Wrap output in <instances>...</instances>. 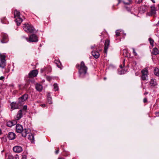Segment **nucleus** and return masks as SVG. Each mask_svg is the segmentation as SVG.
Masks as SVG:
<instances>
[{"label":"nucleus","mask_w":159,"mask_h":159,"mask_svg":"<svg viewBox=\"0 0 159 159\" xmlns=\"http://www.w3.org/2000/svg\"><path fill=\"white\" fill-rule=\"evenodd\" d=\"M43 71V69H41V72H42Z\"/></svg>","instance_id":"obj_59"},{"label":"nucleus","mask_w":159,"mask_h":159,"mask_svg":"<svg viewBox=\"0 0 159 159\" xmlns=\"http://www.w3.org/2000/svg\"><path fill=\"white\" fill-rule=\"evenodd\" d=\"M23 28L25 31L30 33H33L35 30L33 25L28 23L24 24Z\"/></svg>","instance_id":"obj_1"},{"label":"nucleus","mask_w":159,"mask_h":159,"mask_svg":"<svg viewBox=\"0 0 159 159\" xmlns=\"http://www.w3.org/2000/svg\"><path fill=\"white\" fill-rule=\"evenodd\" d=\"M4 79V77L3 76H1L0 77V80H2Z\"/></svg>","instance_id":"obj_43"},{"label":"nucleus","mask_w":159,"mask_h":159,"mask_svg":"<svg viewBox=\"0 0 159 159\" xmlns=\"http://www.w3.org/2000/svg\"><path fill=\"white\" fill-rule=\"evenodd\" d=\"M143 102L144 103H146L147 102V98H144L143 99Z\"/></svg>","instance_id":"obj_40"},{"label":"nucleus","mask_w":159,"mask_h":159,"mask_svg":"<svg viewBox=\"0 0 159 159\" xmlns=\"http://www.w3.org/2000/svg\"><path fill=\"white\" fill-rule=\"evenodd\" d=\"M126 7V9H127V10L128 11H130V8H128V7Z\"/></svg>","instance_id":"obj_48"},{"label":"nucleus","mask_w":159,"mask_h":159,"mask_svg":"<svg viewBox=\"0 0 159 159\" xmlns=\"http://www.w3.org/2000/svg\"><path fill=\"white\" fill-rule=\"evenodd\" d=\"M47 79L48 81H50L51 79V78L50 77L48 76L47 77Z\"/></svg>","instance_id":"obj_41"},{"label":"nucleus","mask_w":159,"mask_h":159,"mask_svg":"<svg viewBox=\"0 0 159 159\" xmlns=\"http://www.w3.org/2000/svg\"><path fill=\"white\" fill-rule=\"evenodd\" d=\"M127 51L126 49H124L123 50V54L124 56L127 57Z\"/></svg>","instance_id":"obj_30"},{"label":"nucleus","mask_w":159,"mask_h":159,"mask_svg":"<svg viewBox=\"0 0 159 159\" xmlns=\"http://www.w3.org/2000/svg\"><path fill=\"white\" fill-rule=\"evenodd\" d=\"M28 139L30 140L31 142H33L34 140V137L33 134H30L28 135Z\"/></svg>","instance_id":"obj_23"},{"label":"nucleus","mask_w":159,"mask_h":159,"mask_svg":"<svg viewBox=\"0 0 159 159\" xmlns=\"http://www.w3.org/2000/svg\"><path fill=\"white\" fill-rule=\"evenodd\" d=\"M126 72V71L125 70L123 69L120 71V74L122 75V74H124Z\"/></svg>","instance_id":"obj_34"},{"label":"nucleus","mask_w":159,"mask_h":159,"mask_svg":"<svg viewBox=\"0 0 159 159\" xmlns=\"http://www.w3.org/2000/svg\"><path fill=\"white\" fill-rule=\"evenodd\" d=\"M133 53L134 54V56H137V54L135 51V49L134 48H133Z\"/></svg>","instance_id":"obj_39"},{"label":"nucleus","mask_w":159,"mask_h":159,"mask_svg":"<svg viewBox=\"0 0 159 159\" xmlns=\"http://www.w3.org/2000/svg\"><path fill=\"white\" fill-rule=\"evenodd\" d=\"M2 39L1 42L2 43H5L8 41V36L5 33L2 34Z\"/></svg>","instance_id":"obj_11"},{"label":"nucleus","mask_w":159,"mask_h":159,"mask_svg":"<svg viewBox=\"0 0 159 159\" xmlns=\"http://www.w3.org/2000/svg\"><path fill=\"white\" fill-rule=\"evenodd\" d=\"M153 8H154V9H155V7L154 6H151V9H153Z\"/></svg>","instance_id":"obj_45"},{"label":"nucleus","mask_w":159,"mask_h":159,"mask_svg":"<svg viewBox=\"0 0 159 159\" xmlns=\"http://www.w3.org/2000/svg\"><path fill=\"white\" fill-rule=\"evenodd\" d=\"M110 44V40L108 39H106L105 40V47L104 48V52L105 53H107V50L108 49L109 46Z\"/></svg>","instance_id":"obj_12"},{"label":"nucleus","mask_w":159,"mask_h":159,"mask_svg":"<svg viewBox=\"0 0 159 159\" xmlns=\"http://www.w3.org/2000/svg\"><path fill=\"white\" fill-rule=\"evenodd\" d=\"M26 40L29 42H36L38 41V39L37 36L34 34H32L29 36V39L25 38Z\"/></svg>","instance_id":"obj_4"},{"label":"nucleus","mask_w":159,"mask_h":159,"mask_svg":"<svg viewBox=\"0 0 159 159\" xmlns=\"http://www.w3.org/2000/svg\"><path fill=\"white\" fill-rule=\"evenodd\" d=\"M22 105L18 102H12L11 104V108L17 109L19 108V107Z\"/></svg>","instance_id":"obj_6"},{"label":"nucleus","mask_w":159,"mask_h":159,"mask_svg":"<svg viewBox=\"0 0 159 159\" xmlns=\"http://www.w3.org/2000/svg\"><path fill=\"white\" fill-rule=\"evenodd\" d=\"M43 89V87L41 85H40V91H41Z\"/></svg>","instance_id":"obj_46"},{"label":"nucleus","mask_w":159,"mask_h":159,"mask_svg":"<svg viewBox=\"0 0 159 159\" xmlns=\"http://www.w3.org/2000/svg\"><path fill=\"white\" fill-rule=\"evenodd\" d=\"M87 67L85 66L84 61H82L80 65V68L79 69V72L80 74L85 75L87 72Z\"/></svg>","instance_id":"obj_2"},{"label":"nucleus","mask_w":159,"mask_h":159,"mask_svg":"<svg viewBox=\"0 0 159 159\" xmlns=\"http://www.w3.org/2000/svg\"><path fill=\"white\" fill-rule=\"evenodd\" d=\"M47 102L49 104H52V98L51 97L50 94L49 93H48L47 94Z\"/></svg>","instance_id":"obj_18"},{"label":"nucleus","mask_w":159,"mask_h":159,"mask_svg":"<svg viewBox=\"0 0 159 159\" xmlns=\"http://www.w3.org/2000/svg\"><path fill=\"white\" fill-rule=\"evenodd\" d=\"M148 92H144V95H146V94H148Z\"/></svg>","instance_id":"obj_47"},{"label":"nucleus","mask_w":159,"mask_h":159,"mask_svg":"<svg viewBox=\"0 0 159 159\" xmlns=\"http://www.w3.org/2000/svg\"><path fill=\"white\" fill-rule=\"evenodd\" d=\"M14 17L15 19L16 18L20 17V12L19 11L17 10L14 11Z\"/></svg>","instance_id":"obj_20"},{"label":"nucleus","mask_w":159,"mask_h":159,"mask_svg":"<svg viewBox=\"0 0 159 159\" xmlns=\"http://www.w3.org/2000/svg\"><path fill=\"white\" fill-rule=\"evenodd\" d=\"M46 106L45 104H40V106L42 107H45Z\"/></svg>","instance_id":"obj_42"},{"label":"nucleus","mask_w":159,"mask_h":159,"mask_svg":"<svg viewBox=\"0 0 159 159\" xmlns=\"http://www.w3.org/2000/svg\"><path fill=\"white\" fill-rule=\"evenodd\" d=\"M27 106H24L22 109L20 110H21L23 112L24 115H25L26 113V110L27 109Z\"/></svg>","instance_id":"obj_25"},{"label":"nucleus","mask_w":159,"mask_h":159,"mask_svg":"<svg viewBox=\"0 0 159 159\" xmlns=\"http://www.w3.org/2000/svg\"><path fill=\"white\" fill-rule=\"evenodd\" d=\"M35 88L37 90L40 92V84L36 83L35 84Z\"/></svg>","instance_id":"obj_28"},{"label":"nucleus","mask_w":159,"mask_h":159,"mask_svg":"<svg viewBox=\"0 0 159 159\" xmlns=\"http://www.w3.org/2000/svg\"><path fill=\"white\" fill-rule=\"evenodd\" d=\"M29 129H23L20 133H21L22 136L25 137L26 136L27 134L29 133Z\"/></svg>","instance_id":"obj_15"},{"label":"nucleus","mask_w":159,"mask_h":159,"mask_svg":"<svg viewBox=\"0 0 159 159\" xmlns=\"http://www.w3.org/2000/svg\"><path fill=\"white\" fill-rule=\"evenodd\" d=\"M141 73L142 74L141 79L143 80H146V77H147V75L148 73V71L147 70H143L141 71Z\"/></svg>","instance_id":"obj_9"},{"label":"nucleus","mask_w":159,"mask_h":159,"mask_svg":"<svg viewBox=\"0 0 159 159\" xmlns=\"http://www.w3.org/2000/svg\"><path fill=\"white\" fill-rule=\"evenodd\" d=\"M28 95L27 94H25L19 98V102L22 105L27 99Z\"/></svg>","instance_id":"obj_5"},{"label":"nucleus","mask_w":159,"mask_h":159,"mask_svg":"<svg viewBox=\"0 0 159 159\" xmlns=\"http://www.w3.org/2000/svg\"><path fill=\"white\" fill-rule=\"evenodd\" d=\"M153 2V3H155V2L154 0H151Z\"/></svg>","instance_id":"obj_54"},{"label":"nucleus","mask_w":159,"mask_h":159,"mask_svg":"<svg viewBox=\"0 0 159 159\" xmlns=\"http://www.w3.org/2000/svg\"><path fill=\"white\" fill-rule=\"evenodd\" d=\"M54 62L57 64V66L58 67L60 68L61 69V67H60V65H61V63L60 61L55 60L54 61Z\"/></svg>","instance_id":"obj_27"},{"label":"nucleus","mask_w":159,"mask_h":159,"mask_svg":"<svg viewBox=\"0 0 159 159\" xmlns=\"http://www.w3.org/2000/svg\"><path fill=\"white\" fill-rule=\"evenodd\" d=\"M148 40L150 42V43L151 45V46H152V47H153L154 46V44H153V43H154V40L151 38H150Z\"/></svg>","instance_id":"obj_29"},{"label":"nucleus","mask_w":159,"mask_h":159,"mask_svg":"<svg viewBox=\"0 0 159 159\" xmlns=\"http://www.w3.org/2000/svg\"><path fill=\"white\" fill-rule=\"evenodd\" d=\"M5 20H6V18L4 17L3 18L1 19V21L2 23H4V21Z\"/></svg>","instance_id":"obj_37"},{"label":"nucleus","mask_w":159,"mask_h":159,"mask_svg":"<svg viewBox=\"0 0 159 159\" xmlns=\"http://www.w3.org/2000/svg\"><path fill=\"white\" fill-rule=\"evenodd\" d=\"M58 159H65L64 158H59Z\"/></svg>","instance_id":"obj_57"},{"label":"nucleus","mask_w":159,"mask_h":159,"mask_svg":"<svg viewBox=\"0 0 159 159\" xmlns=\"http://www.w3.org/2000/svg\"><path fill=\"white\" fill-rule=\"evenodd\" d=\"M91 48H92V49H94V47H93V46H92V47H91Z\"/></svg>","instance_id":"obj_58"},{"label":"nucleus","mask_w":159,"mask_h":159,"mask_svg":"<svg viewBox=\"0 0 159 159\" xmlns=\"http://www.w3.org/2000/svg\"><path fill=\"white\" fill-rule=\"evenodd\" d=\"M142 9L144 11H146L147 10V7L146 5H144L142 7Z\"/></svg>","instance_id":"obj_33"},{"label":"nucleus","mask_w":159,"mask_h":159,"mask_svg":"<svg viewBox=\"0 0 159 159\" xmlns=\"http://www.w3.org/2000/svg\"><path fill=\"white\" fill-rule=\"evenodd\" d=\"M125 60H124L123 61V66H125Z\"/></svg>","instance_id":"obj_53"},{"label":"nucleus","mask_w":159,"mask_h":159,"mask_svg":"<svg viewBox=\"0 0 159 159\" xmlns=\"http://www.w3.org/2000/svg\"><path fill=\"white\" fill-rule=\"evenodd\" d=\"M17 123L16 120H14L12 121H9L7 122V125L9 127H11Z\"/></svg>","instance_id":"obj_17"},{"label":"nucleus","mask_w":159,"mask_h":159,"mask_svg":"<svg viewBox=\"0 0 159 159\" xmlns=\"http://www.w3.org/2000/svg\"><path fill=\"white\" fill-rule=\"evenodd\" d=\"M23 115H24L23 112L21 110H20L17 115L14 117V119L16 120H19L22 117Z\"/></svg>","instance_id":"obj_8"},{"label":"nucleus","mask_w":159,"mask_h":159,"mask_svg":"<svg viewBox=\"0 0 159 159\" xmlns=\"http://www.w3.org/2000/svg\"><path fill=\"white\" fill-rule=\"evenodd\" d=\"M80 66V65H79V64H77L76 66L77 68H79V67Z\"/></svg>","instance_id":"obj_50"},{"label":"nucleus","mask_w":159,"mask_h":159,"mask_svg":"<svg viewBox=\"0 0 159 159\" xmlns=\"http://www.w3.org/2000/svg\"><path fill=\"white\" fill-rule=\"evenodd\" d=\"M38 74V71L36 70H33L31 71L28 74V77L33 78L36 76Z\"/></svg>","instance_id":"obj_7"},{"label":"nucleus","mask_w":159,"mask_h":159,"mask_svg":"<svg viewBox=\"0 0 159 159\" xmlns=\"http://www.w3.org/2000/svg\"><path fill=\"white\" fill-rule=\"evenodd\" d=\"M116 35L117 37H118L120 35V32H118L117 30H116Z\"/></svg>","instance_id":"obj_35"},{"label":"nucleus","mask_w":159,"mask_h":159,"mask_svg":"<svg viewBox=\"0 0 159 159\" xmlns=\"http://www.w3.org/2000/svg\"><path fill=\"white\" fill-rule=\"evenodd\" d=\"M92 54L94 57L96 59L98 58L100 56L99 52L97 51H93L92 52Z\"/></svg>","instance_id":"obj_14"},{"label":"nucleus","mask_w":159,"mask_h":159,"mask_svg":"<svg viewBox=\"0 0 159 159\" xmlns=\"http://www.w3.org/2000/svg\"><path fill=\"white\" fill-rule=\"evenodd\" d=\"M143 0H136L135 2L137 3H141Z\"/></svg>","instance_id":"obj_36"},{"label":"nucleus","mask_w":159,"mask_h":159,"mask_svg":"<svg viewBox=\"0 0 159 159\" xmlns=\"http://www.w3.org/2000/svg\"><path fill=\"white\" fill-rule=\"evenodd\" d=\"M152 54L156 55L159 54V51L157 48H154L153 49L152 52Z\"/></svg>","instance_id":"obj_19"},{"label":"nucleus","mask_w":159,"mask_h":159,"mask_svg":"<svg viewBox=\"0 0 159 159\" xmlns=\"http://www.w3.org/2000/svg\"><path fill=\"white\" fill-rule=\"evenodd\" d=\"M15 21L17 25H19L22 21V19L20 17H19L16 18Z\"/></svg>","instance_id":"obj_21"},{"label":"nucleus","mask_w":159,"mask_h":159,"mask_svg":"<svg viewBox=\"0 0 159 159\" xmlns=\"http://www.w3.org/2000/svg\"><path fill=\"white\" fill-rule=\"evenodd\" d=\"M106 78H104V80H106Z\"/></svg>","instance_id":"obj_60"},{"label":"nucleus","mask_w":159,"mask_h":159,"mask_svg":"<svg viewBox=\"0 0 159 159\" xmlns=\"http://www.w3.org/2000/svg\"><path fill=\"white\" fill-rule=\"evenodd\" d=\"M156 115L157 116H159V112H157L156 113Z\"/></svg>","instance_id":"obj_51"},{"label":"nucleus","mask_w":159,"mask_h":159,"mask_svg":"<svg viewBox=\"0 0 159 159\" xmlns=\"http://www.w3.org/2000/svg\"><path fill=\"white\" fill-rule=\"evenodd\" d=\"M9 157L10 159H19V156L17 154H16L14 156L10 155Z\"/></svg>","instance_id":"obj_26"},{"label":"nucleus","mask_w":159,"mask_h":159,"mask_svg":"<svg viewBox=\"0 0 159 159\" xmlns=\"http://www.w3.org/2000/svg\"><path fill=\"white\" fill-rule=\"evenodd\" d=\"M131 1L129 0L128 2H124V3L126 5H129L131 3Z\"/></svg>","instance_id":"obj_38"},{"label":"nucleus","mask_w":159,"mask_h":159,"mask_svg":"<svg viewBox=\"0 0 159 159\" xmlns=\"http://www.w3.org/2000/svg\"><path fill=\"white\" fill-rule=\"evenodd\" d=\"M158 7H159V4H158Z\"/></svg>","instance_id":"obj_61"},{"label":"nucleus","mask_w":159,"mask_h":159,"mask_svg":"<svg viewBox=\"0 0 159 159\" xmlns=\"http://www.w3.org/2000/svg\"><path fill=\"white\" fill-rule=\"evenodd\" d=\"M54 89L55 91H57L58 89V87L56 84H54Z\"/></svg>","instance_id":"obj_31"},{"label":"nucleus","mask_w":159,"mask_h":159,"mask_svg":"<svg viewBox=\"0 0 159 159\" xmlns=\"http://www.w3.org/2000/svg\"><path fill=\"white\" fill-rule=\"evenodd\" d=\"M6 56L5 54L0 53V67L4 68L6 66Z\"/></svg>","instance_id":"obj_3"},{"label":"nucleus","mask_w":159,"mask_h":159,"mask_svg":"<svg viewBox=\"0 0 159 159\" xmlns=\"http://www.w3.org/2000/svg\"><path fill=\"white\" fill-rule=\"evenodd\" d=\"M156 13L155 8L151 9V14L152 15H154Z\"/></svg>","instance_id":"obj_32"},{"label":"nucleus","mask_w":159,"mask_h":159,"mask_svg":"<svg viewBox=\"0 0 159 159\" xmlns=\"http://www.w3.org/2000/svg\"><path fill=\"white\" fill-rule=\"evenodd\" d=\"M22 159H26L25 156H23Z\"/></svg>","instance_id":"obj_49"},{"label":"nucleus","mask_w":159,"mask_h":159,"mask_svg":"<svg viewBox=\"0 0 159 159\" xmlns=\"http://www.w3.org/2000/svg\"><path fill=\"white\" fill-rule=\"evenodd\" d=\"M120 67L121 69L123 67V66L122 65H120Z\"/></svg>","instance_id":"obj_52"},{"label":"nucleus","mask_w":159,"mask_h":159,"mask_svg":"<svg viewBox=\"0 0 159 159\" xmlns=\"http://www.w3.org/2000/svg\"><path fill=\"white\" fill-rule=\"evenodd\" d=\"M2 134V131L0 129V135Z\"/></svg>","instance_id":"obj_55"},{"label":"nucleus","mask_w":159,"mask_h":159,"mask_svg":"<svg viewBox=\"0 0 159 159\" xmlns=\"http://www.w3.org/2000/svg\"><path fill=\"white\" fill-rule=\"evenodd\" d=\"M59 152V148H58V149L55 151V153L57 154Z\"/></svg>","instance_id":"obj_44"},{"label":"nucleus","mask_w":159,"mask_h":159,"mask_svg":"<svg viewBox=\"0 0 159 159\" xmlns=\"http://www.w3.org/2000/svg\"><path fill=\"white\" fill-rule=\"evenodd\" d=\"M118 0V4H119L120 3V2H121V0Z\"/></svg>","instance_id":"obj_56"},{"label":"nucleus","mask_w":159,"mask_h":159,"mask_svg":"<svg viewBox=\"0 0 159 159\" xmlns=\"http://www.w3.org/2000/svg\"><path fill=\"white\" fill-rule=\"evenodd\" d=\"M150 84L152 86H154L157 85V83L155 79H152L150 82Z\"/></svg>","instance_id":"obj_22"},{"label":"nucleus","mask_w":159,"mask_h":159,"mask_svg":"<svg viewBox=\"0 0 159 159\" xmlns=\"http://www.w3.org/2000/svg\"><path fill=\"white\" fill-rule=\"evenodd\" d=\"M15 134L13 132H10L8 134V138L10 140H13L15 139Z\"/></svg>","instance_id":"obj_16"},{"label":"nucleus","mask_w":159,"mask_h":159,"mask_svg":"<svg viewBox=\"0 0 159 159\" xmlns=\"http://www.w3.org/2000/svg\"><path fill=\"white\" fill-rule=\"evenodd\" d=\"M154 73L155 75L157 76H159V69L157 67L155 68L154 70Z\"/></svg>","instance_id":"obj_24"},{"label":"nucleus","mask_w":159,"mask_h":159,"mask_svg":"<svg viewBox=\"0 0 159 159\" xmlns=\"http://www.w3.org/2000/svg\"><path fill=\"white\" fill-rule=\"evenodd\" d=\"M22 126L20 124H17L16 126V131L18 133H20L23 130Z\"/></svg>","instance_id":"obj_13"},{"label":"nucleus","mask_w":159,"mask_h":159,"mask_svg":"<svg viewBox=\"0 0 159 159\" xmlns=\"http://www.w3.org/2000/svg\"><path fill=\"white\" fill-rule=\"evenodd\" d=\"M14 152L17 153H20L22 152L23 150L22 148L21 147L19 146H14L13 148Z\"/></svg>","instance_id":"obj_10"}]
</instances>
